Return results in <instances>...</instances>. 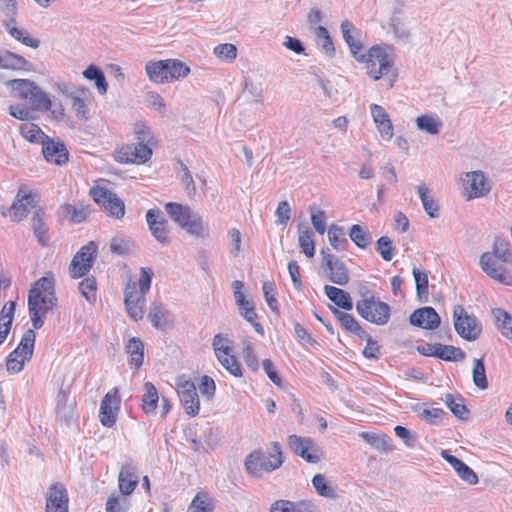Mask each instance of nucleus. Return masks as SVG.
I'll use <instances>...</instances> for the list:
<instances>
[{
	"mask_svg": "<svg viewBox=\"0 0 512 512\" xmlns=\"http://www.w3.org/2000/svg\"><path fill=\"white\" fill-rule=\"evenodd\" d=\"M328 240L333 248L341 249L346 243L343 229L335 224H332L328 229Z\"/></svg>",
	"mask_w": 512,
	"mask_h": 512,
	"instance_id": "63",
	"label": "nucleus"
},
{
	"mask_svg": "<svg viewBox=\"0 0 512 512\" xmlns=\"http://www.w3.org/2000/svg\"><path fill=\"white\" fill-rule=\"evenodd\" d=\"M435 351V357L444 361L457 362L465 358V353L462 349L452 345L437 343Z\"/></svg>",
	"mask_w": 512,
	"mask_h": 512,
	"instance_id": "41",
	"label": "nucleus"
},
{
	"mask_svg": "<svg viewBox=\"0 0 512 512\" xmlns=\"http://www.w3.org/2000/svg\"><path fill=\"white\" fill-rule=\"evenodd\" d=\"M349 236L351 241L361 249H365L371 240L369 232L358 224L352 225Z\"/></svg>",
	"mask_w": 512,
	"mask_h": 512,
	"instance_id": "54",
	"label": "nucleus"
},
{
	"mask_svg": "<svg viewBox=\"0 0 512 512\" xmlns=\"http://www.w3.org/2000/svg\"><path fill=\"white\" fill-rule=\"evenodd\" d=\"M177 393L187 415L194 417L200 410V402L194 383L184 377L177 380Z\"/></svg>",
	"mask_w": 512,
	"mask_h": 512,
	"instance_id": "20",
	"label": "nucleus"
},
{
	"mask_svg": "<svg viewBox=\"0 0 512 512\" xmlns=\"http://www.w3.org/2000/svg\"><path fill=\"white\" fill-rule=\"evenodd\" d=\"M165 211L181 228L184 227V223H187L194 216L189 206L176 202L166 203Z\"/></svg>",
	"mask_w": 512,
	"mask_h": 512,
	"instance_id": "32",
	"label": "nucleus"
},
{
	"mask_svg": "<svg viewBox=\"0 0 512 512\" xmlns=\"http://www.w3.org/2000/svg\"><path fill=\"white\" fill-rule=\"evenodd\" d=\"M6 29H7L8 34L12 38L21 42L23 45L34 48V49L39 47V45H40L39 40L30 36V34L26 30L17 28L16 24L8 25V28H6Z\"/></svg>",
	"mask_w": 512,
	"mask_h": 512,
	"instance_id": "49",
	"label": "nucleus"
},
{
	"mask_svg": "<svg viewBox=\"0 0 512 512\" xmlns=\"http://www.w3.org/2000/svg\"><path fill=\"white\" fill-rule=\"evenodd\" d=\"M496 326L501 334L512 341V316L501 308L492 311Z\"/></svg>",
	"mask_w": 512,
	"mask_h": 512,
	"instance_id": "40",
	"label": "nucleus"
},
{
	"mask_svg": "<svg viewBox=\"0 0 512 512\" xmlns=\"http://www.w3.org/2000/svg\"><path fill=\"white\" fill-rule=\"evenodd\" d=\"M445 404L451 410V412L460 419H466L469 410L464 404V400L460 396H454L453 394H446L444 398Z\"/></svg>",
	"mask_w": 512,
	"mask_h": 512,
	"instance_id": "51",
	"label": "nucleus"
},
{
	"mask_svg": "<svg viewBox=\"0 0 512 512\" xmlns=\"http://www.w3.org/2000/svg\"><path fill=\"white\" fill-rule=\"evenodd\" d=\"M69 497L65 486L61 483L52 484L46 496L45 512H69Z\"/></svg>",
	"mask_w": 512,
	"mask_h": 512,
	"instance_id": "22",
	"label": "nucleus"
},
{
	"mask_svg": "<svg viewBox=\"0 0 512 512\" xmlns=\"http://www.w3.org/2000/svg\"><path fill=\"white\" fill-rule=\"evenodd\" d=\"M473 381L480 389L488 387V381L485 373V366L482 359H475L473 364Z\"/></svg>",
	"mask_w": 512,
	"mask_h": 512,
	"instance_id": "61",
	"label": "nucleus"
},
{
	"mask_svg": "<svg viewBox=\"0 0 512 512\" xmlns=\"http://www.w3.org/2000/svg\"><path fill=\"white\" fill-rule=\"evenodd\" d=\"M15 313V302H6L0 311V345L6 340Z\"/></svg>",
	"mask_w": 512,
	"mask_h": 512,
	"instance_id": "37",
	"label": "nucleus"
},
{
	"mask_svg": "<svg viewBox=\"0 0 512 512\" xmlns=\"http://www.w3.org/2000/svg\"><path fill=\"white\" fill-rule=\"evenodd\" d=\"M83 76L86 79L93 80L95 82V86L101 95L107 93L108 84L105 75L100 68L95 65H90L83 71Z\"/></svg>",
	"mask_w": 512,
	"mask_h": 512,
	"instance_id": "45",
	"label": "nucleus"
},
{
	"mask_svg": "<svg viewBox=\"0 0 512 512\" xmlns=\"http://www.w3.org/2000/svg\"><path fill=\"white\" fill-rule=\"evenodd\" d=\"M159 402V393L155 385L151 382L144 384V393L142 395L141 408L145 414L156 412Z\"/></svg>",
	"mask_w": 512,
	"mask_h": 512,
	"instance_id": "36",
	"label": "nucleus"
},
{
	"mask_svg": "<svg viewBox=\"0 0 512 512\" xmlns=\"http://www.w3.org/2000/svg\"><path fill=\"white\" fill-rule=\"evenodd\" d=\"M98 255V245L89 241L74 255L69 265V274L78 279L89 273Z\"/></svg>",
	"mask_w": 512,
	"mask_h": 512,
	"instance_id": "13",
	"label": "nucleus"
},
{
	"mask_svg": "<svg viewBox=\"0 0 512 512\" xmlns=\"http://www.w3.org/2000/svg\"><path fill=\"white\" fill-rule=\"evenodd\" d=\"M90 196L109 217L122 219L125 215L124 202L105 186L95 185L90 188Z\"/></svg>",
	"mask_w": 512,
	"mask_h": 512,
	"instance_id": "10",
	"label": "nucleus"
},
{
	"mask_svg": "<svg viewBox=\"0 0 512 512\" xmlns=\"http://www.w3.org/2000/svg\"><path fill=\"white\" fill-rule=\"evenodd\" d=\"M312 484L320 496L326 498H334L336 496L334 489L327 483L324 475L316 474L312 479Z\"/></svg>",
	"mask_w": 512,
	"mask_h": 512,
	"instance_id": "57",
	"label": "nucleus"
},
{
	"mask_svg": "<svg viewBox=\"0 0 512 512\" xmlns=\"http://www.w3.org/2000/svg\"><path fill=\"white\" fill-rule=\"evenodd\" d=\"M213 52L222 61L232 62L237 57V48L231 43L219 44L214 48Z\"/></svg>",
	"mask_w": 512,
	"mask_h": 512,
	"instance_id": "58",
	"label": "nucleus"
},
{
	"mask_svg": "<svg viewBox=\"0 0 512 512\" xmlns=\"http://www.w3.org/2000/svg\"><path fill=\"white\" fill-rule=\"evenodd\" d=\"M148 319L157 329H164L168 324V312L161 304H152L148 313Z\"/></svg>",
	"mask_w": 512,
	"mask_h": 512,
	"instance_id": "48",
	"label": "nucleus"
},
{
	"mask_svg": "<svg viewBox=\"0 0 512 512\" xmlns=\"http://www.w3.org/2000/svg\"><path fill=\"white\" fill-rule=\"evenodd\" d=\"M352 30L353 26L348 20H345L341 23V32L343 38L347 45L349 46L353 57L358 62H360L361 60H363V56L365 55L364 53H362L363 45L359 39L352 35Z\"/></svg>",
	"mask_w": 512,
	"mask_h": 512,
	"instance_id": "34",
	"label": "nucleus"
},
{
	"mask_svg": "<svg viewBox=\"0 0 512 512\" xmlns=\"http://www.w3.org/2000/svg\"><path fill=\"white\" fill-rule=\"evenodd\" d=\"M31 225L37 241L42 246L48 244V229L45 223V212L43 208H37L31 218Z\"/></svg>",
	"mask_w": 512,
	"mask_h": 512,
	"instance_id": "35",
	"label": "nucleus"
},
{
	"mask_svg": "<svg viewBox=\"0 0 512 512\" xmlns=\"http://www.w3.org/2000/svg\"><path fill=\"white\" fill-rule=\"evenodd\" d=\"M298 243L301 251L308 257L315 255V244L313 241V232L308 226H299Z\"/></svg>",
	"mask_w": 512,
	"mask_h": 512,
	"instance_id": "43",
	"label": "nucleus"
},
{
	"mask_svg": "<svg viewBox=\"0 0 512 512\" xmlns=\"http://www.w3.org/2000/svg\"><path fill=\"white\" fill-rule=\"evenodd\" d=\"M129 355V364L134 369H139L144 360V344L138 337H132L126 347Z\"/></svg>",
	"mask_w": 512,
	"mask_h": 512,
	"instance_id": "38",
	"label": "nucleus"
},
{
	"mask_svg": "<svg viewBox=\"0 0 512 512\" xmlns=\"http://www.w3.org/2000/svg\"><path fill=\"white\" fill-rule=\"evenodd\" d=\"M263 294L267 305L273 312L279 311V304L276 298V287L273 281H266L262 285Z\"/></svg>",
	"mask_w": 512,
	"mask_h": 512,
	"instance_id": "60",
	"label": "nucleus"
},
{
	"mask_svg": "<svg viewBox=\"0 0 512 512\" xmlns=\"http://www.w3.org/2000/svg\"><path fill=\"white\" fill-rule=\"evenodd\" d=\"M411 325L426 330H435L440 326V317L432 307H422L415 310L409 317Z\"/></svg>",
	"mask_w": 512,
	"mask_h": 512,
	"instance_id": "24",
	"label": "nucleus"
},
{
	"mask_svg": "<svg viewBox=\"0 0 512 512\" xmlns=\"http://www.w3.org/2000/svg\"><path fill=\"white\" fill-rule=\"evenodd\" d=\"M284 462L282 448L279 442L271 444V452L267 455L261 450H254L245 459L246 473L251 477H260L262 472H272Z\"/></svg>",
	"mask_w": 512,
	"mask_h": 512,
	"instance_id": "5",
	"label": "nucleus"
},
{
	"mask_svg": "<svg viewBox=\"0 0 512 512\" xmlns=\"http://www.w3.org/2000/svg\"><path fill=\"white\" fill-rule=\"evenodd\" d=\"M38 195L36 192L22 185L8 209V215L13 222H20L26 218L30 209L35 208L38 203Z\"/></svg>",
	"mask_w": 512,
	"mask_h": 512,
	"instance_id": "14",
	"label": "nucleus"
},
{
	"mask_svg": "<svg viewBox=\"0 0 512 512\" xmlns=\"http://www.w3.org/2000/svg\"><path fill=\"white\" fill-rule=\"evenodd\" d=\"M479 264L481 269L493 280L504 285H512V273L508 269L512 260L510 244L507 240L495 239L492 252L483 253Z\"/></svg>",
	"mask_w": 512,
	"mask_h": 512,
	"instance_id": "2",
	"label": "nucleus"
},
{
	"mask_svg": "<svg viewBox=\"0 0 512 512\" xmlns=\"http://www.w3.org/2000/svg\"><path fill=\"white\" fill-rule=\"evenodd\" d=\"M464 196L467 200L486 196L490 190V184L481 171L467 172L462 179Z\"/></svg>",
	"mask_w": 512,
	"mask_h": 512,
	"instance_id": "19",
	"label": "nucleus"
},
{
	"mask_svg": "<svg viewBox=\"0 0 512 512\" xmlns=\"http://www.w3.org/2000/svg\"><path fill=\"white\" fill-rule=\"evenodd\" d=\"M416 126L419 130L436 135L440 131L442 122L436 115L425 114L416 118Z\"/></svg>",
	"mask_w": 512,
	"mask_h": 512,
	"instance_id": "47",
	"label": "nucleus"
},
{
	"mask_svg": "<svg viewBox=\"0 0 512 512\" xmlns=\"http://www.w3.org/2000/svg\"><path fill=\"white\" fill-rule=\"evenodd\" d=\"M360 63L364 64L367 75L373 80H379L393 71L394 57L392 48L388 45H374L363 56Z\"/></svg>",
	"mask_w": 512,
	"mask_h": 512,
	"instance_id": "6",
	"label": "nucleus"
},
{
	"mask_svg": "<svg viewBox=\"0 0 512 512\" xmlns=\"http://www.w3.org/2000/svg\"><path fill=\"white\" fill-rule=\"evenodd\" d=\"M165 211L181 228L184 227V223H187L194 216L189 206L176 202L166 203Z\"/></svg>",
	"mask_w": 512,
	"mask_h": 512,
	"instance_id": "33",
	"label": "nucleus"
},
{
	"mask_svg": "<svg viewBox=\"0 0 512 512\" xmlns=\"http://www.w3.org/2000/svg\"><path fill=\"white\" fill-rule=\"evenodd\" d=\"M331 311L343 331H345L346 333L356 335L358 337L367 336V332L365 331V329L361 326L359 321L352 314L340 311L337 308H332Z\"/></svg>",
	"mask_w": 512,
	"mask_h": 512,
	"instance_id": "28",
	"label": "nucleus"
},
{
	"mask_svg": "<svg viewBox=\"0 0 512 512\" xmlns=\"http://www.w3.org/2000/svg\"><path fill=\"white\" fill-rule=\"evenodd\" d=\"M55 278L52 272L35 281L28 293V310L35 329L42 327L46 314L56 305Z\"/></svg>",
	"mask_w": 512,
	"mask_h": 512,
	"instance_id": "1",
	"label": "nucleus"
},
{
	"mask_svg": "<svg viewBox=\"0 0 512 512\" xmlns=\"http://www.w3.org/2000/svg\"><path fill=\"white\" fill-rule=\"evenodd\" d=\"M16 15V0H0V23L8 28V25L16 24Z\"/></svg>",
	"mask_w": 512,
	"mask_h": 512,
	"instance_id": "46",
	"label": "nucleus"
},
{
	"mask_svg": "<svg viewBox=\"0 0 512 512\" xmlns=\"http://www.w3.org/2000/svg\"><path fill=\"white\" fill-rule=\"evenodd\" d=\"M146 222L151 235L161 245L168 246L171 243L170 225L164 217L162 211L158 208L149 209L146 212Z\"/></svg>",
	"mask_w": 512,
	"mask_h": 512,
	"instance_id": "18",
	"label": "nucleus"
},
{
	"mask_svg": "<svg viewBox=\"0 0 512 512\" xmlns=\"http://www.w3.org/2000/svg\"><path fill=\"white\" fill-rule=\"evenodd\" d=\"M138 485V475L134 466L124 465L118 475V486L123 496H129Z\"/></svg>",
	"mask_w": 512,
	"mask_h": 512,
	"instance_id": "29",
	"label": "nucleus"
},
{
	"mask_svg": "<svg viewBox=\"0 0 512 512\" xmlns=\"http://www.w3.org/2000/svg\"><path fill=\"white\" fill-rule=\"evenodd\" d=\"M190 509L192 512H213L210 497L205 492H199L193 498Z\"/></svg>",
	"mask_w": 512,
	"mask_h": 512,
	"instance_id": "56",
	"label": "nucleus"
},
{
	"mask_svg": "<svg viewBox=\"0 0 512 512\" xmlns=\"http://www.w3.org/2000/svg\"><path fill=\"white\" fill-rule=\"evenodd\" d=\"M235 298L241 316L253 326L258 334L264 335V328L258 321V315L255 311L254 304L247 300L242 292L236 291Z\"/></svg>",
	"mask_w": 512,
	"mask_h": 512,
	"instance_id": "27",
	"label": "nucleus"
},
{
	"mask_svg": "<svg viewBox=\"0 0 512 512\" xmlns=\"http://www.w3.org/2000/svg\"><path fill=\"white\" fill-rule=\"evenodd\" d=\"M20 133L21 135L31 143H40L43 142L49 137L47 136L38 125L32 122H24L20 125Z\"/></svg>",
	"mask_w": 512,
	"mask_h": 512,
	"instance_id": "42",
	"label": "nucleus"
},
{
	"mask_svg": "<svg viewBox=\"0 0 512 512\" xmlns=\"http://www.w3.org/2000/svg\"><path fill=\"white\" fill-rule=\"evenodd\" d=\"M361 296V299L356 302L358 315L372 324L378 326L386 325L391 317L389 304L381 301L380 298L370 290H365Z\"/></svg>",
	"mask_w": 512,
	"mask_h": 512,
	"instance_id": "7",
	"label": "nucleus"
},
{
	"mask_svg": "<svg viewBox=\"0 0 512 512\" xmlns=\"http://www.w3.org/2000/svg\"><path fill=\"white\" fill-rule=\"evenodd\" d=\"M270 512H309L304 502L294 503L289 500H277L270 508Z\"/></svg>",
	"mask_w": 512,
	"mask_h": 512,
	"instance_id": "52",
	"label": "nucleus"
},
{
	"mask_svg": "<svg viewBox=\"0 0 512 512\" xmlns=\"http://www.w3.org/2000/svg\"><path fill=\"white\" fill-rule=\"evenodd\" d=\"M412 274L414 276L415 283H416L417 295L420 297H422V296L427 297V295H428V275H427V273L424 271H421L420 269L415 267L412 270Z\"/></svg>",
	"mask_w": 512,
	"mask_h": 512,
	"instance_id": "62",
	"label": "nucleus"
},
{
	"mask_svg": "<svg viewBox=\"0 0 512 512\" xmlns=\"http://www.w3.org/2000/svg\"><path fill=\"white\" fill-rule=\"evenodd\" d=\"M7 86L13 97L27 102L33 110L46 112L51 107V98L31 80L13 79Z\"/></svg>",
	"mask_w": 512,
	"mask_h": 512,
	"instance_id": "8",
	"label": "nucleus"
},
{
	"mask_svg": "<svg viewBox=\"0 0 512 512\" xmlns=\"http://www.w3.org/2000/svg\"><path fill=\"white\" fill-rule=\"evenodd\" d=\"M441 456L454 468L458 476L470 485H475L478 482L476 473L466 465L462 460L449 454L448 451L443 450Z\"/></svg>",
	"mask_w": 512,
	"mask_h": 512,
	"instance_id": "30",
	"label": "nucleus"
},
{
	"mask_svg": "<svg viewBox=\"0 0 512 512\" xmlns=\"http://www.w3.org/2000/svg\"><path fill=\"white\" fill-rule=\"evenodd\" d=\"M148 79L155 84H166L186 78L190 67L179 59H165L149 61L145 65Z\"/></svg>",
	"mask_w": 512,
	"mask_h": 512,
	"instance_id": "4",
	"label": "nucleus"
},
{
	"mask_svg": "<svg viewBox=\"0 0 512 512\" xmlns=\"http://www.w3.org/2000/svg\"><path fill=\"white\" fill-rule=\"evenodd\" d=\"M376 250L385 261L392 260L394 247L389 237H380L376 242Z\"/></svg>",
	"mask_w": 512,
	"mask_h": 512,
	"instance_id": "64",
	"label": "nucleus"
},
{
	"mask_svg": "<svg viewBox=\"0 0 512 512\" xmlns=\"http://www.w3.org/2000/svg\"><path fill=\"white\" fill-rule=\"evenodd\" d=\"M42 154L47 162L55 165H65L69 160V153L63 142L54 141L48 137L42 144Z\"/></svg>",
	"mask_w": 512,
	"mask_h": 512,
	"instance_id": "23",
	"label": "nucleus"
},
{
	"mask_svg": "<svg viewBox=\"0 0 512 512\" xmlns=\"http://www.w3.org/2000/svg\"><path fill=\"white\" fill-rule=\"evenodd\" d=\"M121 396L118 387L109 390L103 397L99 409V421L107 428H112L120 412Z\"/></svg>",
	"mask_w": 512,
	"mask_h": 512,
	"instance_id": "16",
	"label": "nucleus"
},
{
	"mask_svg": "<svg viewBox=\"0 0 512 512\" xmlns=\"http://www.w3.org/2000/svg\"><path fill=\"white\" fill-rule=\"evenodd\" d=\"M62 215L69 222L73 224H78L85 221L90 214V206L89 205H79L74 206L71 204H65L61 206Z\"/></svg>",
	"mask_w": 512,
	"mask_h": 512,
	"instance_id": "39",
	"label": "nucleus"
},
{
	"mask_svg": "<svg viewBox=\"0 0 512 512\" xmlns=\"http://www.w3.org/2000/svg\"><path fill=\"white\" fill-rule=\"evenodd\" d=\"M370 110L381 137L384 140H391L394 135V129L388 113L378 104H371Z\"/></svg>",
	"mask_w": 512,
	"mask_h": 512,
	"instance_id": "26",
	"label": "nucleus"
},
{
	"mask_svg": "<svg viewBox=\"0 0 512 512\" xmlns=\"http://www.w3.org/2000/svg\"><path fill=\"white\" fill-rule=\"evenodd\" d=\"M453 323L459 336L467 341H474L481 334L482 327L477 318L469 314L461 305L453 309Z\"/></svg>",
	"mask_w": 512,
	"mask_h": 512,
	"instance_id": "12",
	"label": "nucleus"
},
{
	"mask_svg": "<svg viewBox=\"0 0 512 512\" xmlns=\"http://www.w3.org/2000/svg\"><path fill=\"white\" fill-rule=\"evenodd\" d=\"M417 191L426 213L431 218L437 217L439 206L438 203L430 195L429 189L425 185H419Z\"/></svg>",
	"mask_w": 512,
	"mask_h": 512,
	"instance_id": "50",
	"label": "nucleus"
},
{
	"mask_svg": "<svg viewBox=\"0 0 512 512\" xmlns=\"http://www.w3.org/2000/svg\"><path fill=\"white\" fill-rule=\"evenodd\" d=\"M290 449L308 463H318L323 452L311 438H304L298 435H290L287 439Z\"/></svg>",
	"mask_w": 512,
	"mask_h": 512,
	"instance_id": "17",
	"label": "nucleus"
},
{
	"mask_svg": "<svg viewBox=\"0 0 512 512\" xmlns=\"http://www.w3.org/2000/svg\"><path fill=\"white\" fill-rule=\"evenodd\" d=\"M152 277V269L142 267L140 278L137 281L129 279L124 286L125 309L128 316L134 321H140L144 317L146 295L150 289Z\"/></svg>",
	"mask_w": 512,
	"mask_h": 512,
	"instance_id": "3",
	"label": "nucleus"
},
{
	"mask_svg": "<svg viewBox=\"0 0 512 512\" xmlns=\"http://www.w3.org/2000/svg\"><path fill=\"white\" fill-rule=\"evenodd\" d=\"M129 501L125 496L112 494L106 502V512H127Z\"/></svg>",
	"mask_w": 512,
	"mask_h": 512,
	"instance_id": "59",
	"label": "nucleus"
},
{
	"mask_svg": "<svg viewBox=\"0 0 512 512\" xmlns=\"http://www.w3.org/2000/svg\"><path fill=\"white\" fill-rule=\"evenodd\" d=\"M324 293L326 297L333 302L338 308L344 311H350L353 308V300L350 294L338 287L325 285Z\"/></svg>",
	"mask_w": 512,
	"mask_h": 512,
	"instance_id": "31",
	"label": "nucleus"
},
{
	"mask_svg": "<svg viewBox=\"0 0 512 512\" xmlns=\"http://www.w3.org/2000/svg\"><path fill=\"white\" fill-rule=\"evenodd\" d=\"M36 334L32 329H28L21 338L18 346L9 354L6 367L10 373L20 372L25 363L32 357Z\"/></svg>",
	"mask_w": 512,
	"mask_h": 512,
	"instance_id": "11",
	"label": "nucleus"
},
{
	"mask_svg": "<svg viewBox=\"0 0 512 512\" xmlns=\"http://www.w3.org/2000/svg\"><path fill=\"white\" fill-rule=\"evenodd\" d=\"M214 354L222 365L234 377H241L243 375L241 365L233 354V343L225 335L216 334L212 341Z\"/></svg>",
	"mask_w": 512,
	"mask_h": 512,
	"instance_id": "9",
	"label": "nucleus"
},
{
	"mask_svg": "<svg viewBox=\"0 0 512 512\" xmlns=\"http://www.w3.org/2000/svg\"><path fill=\"white\" fill-rule=\"evenodd\" d=\"M83 76L86 79L93 80L95 82V86L101 95L107 93L108 84L105 75L100 68L95 65H90L83 71Z\"/></svg>",
	"mask_w": 512,
	"mask_h": 512,
	"instance_id": "44",
	"label": "nucleus"
},
{
	"mask_svg": "<svg viewBox=\"0 0 512 512\" xmlns=\"http://www.w3.org/2000/svg\"><path fill=\"white\" fill-rule=\"evenodd\" d=\"M152 157V149L145 143L123 144L114 152V159L120 164H145Z\"/></svg>",
	"mask_w": 512,
	"mask_h": 512,
	"instance_id": "15",
	"label": "nucleus"
},
{
	"mask_svg": "<svg viewBox=\"0 0 512 512\" xmlns=\"http://www.w3.org/2000/svg\"><path fill=\"white\" fill-rule=\"evenodd\" d=\"M323 265L327 273L328 279L340 286H345L349 282V273L344 265L337 257L330 253L322 251Z\"/></svg>",
	"mask_w": 512,
	"mask_h": 512,
	"instance_id": "21",
	"label": "nucleus"
},
{
	"mask_svg": "<svg viewBox=\"0 0 512 512\" xmlns=\"http://www.w3.org/2000/svg\"><path fill=\"white\" fill-rule=\"evenodd\" d=\"M79 290L85 299L94 303L97 299V283L94 277H86L79 283Z\"/></svg>",
	"mask_w": 512,
	"mask_h": 512,
	"instance_id": "55",
	"label": "nucleus"
},
{
	"mask_svg": "<svg viewBox=\"0 0 512 512\" xmlns=\"http://www.w3.org/2000/svg\"><path fill=\"white\" fill-rule=\"evenodd\" d=\"M182 229L186 230L187 233L198 238H204L208 235L207 227L203 222L201 216L194 214V216L187 222L184 223Z\"/></svg>",
	"mask_w": 512,
	"mask_h": 512,
	"instance_id": "53",
	"label": "nucleus"
},
{
	"mask_svg": "<svg viewBox=\"0 0 512 512\" xmlns=\"http://www.w3.org/2000/svg\"><path fill=\"white\" fill-rule=\"evenodd\" d=\"M71 108L76 117L81 120L89 119L88 104L92 100L91 91L86 87H80L71 94Z\"/></svg>",
	"mask_w": 512,
	"mask_h": 512,
	"instance_id": "25",
	"label": "nucleus"
}]
</instances>
